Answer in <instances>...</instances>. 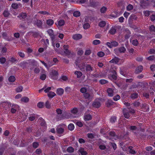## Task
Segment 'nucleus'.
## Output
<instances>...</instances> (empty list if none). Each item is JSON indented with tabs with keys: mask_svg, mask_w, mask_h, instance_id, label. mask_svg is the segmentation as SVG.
Here are the masks:
<instances>
[{
	"mask_svg": "<svg viewBox=\"0 0 155 155\" xmlns=\"http://www.w3.org/2000/svg\"><path fill=\"white\" fill-rule=\"evenodd\" d=\"M149 30L151 32H155V27L153 25H152L150 26Z\"/></svg>",
	"mask_w": 155,
	"mask_h": 155,
	"instance_id": "7c9ffc66",
	"label": "nucleus"
},
{
	"mask_svg": "<svg viewBox=\"0 0 155 155\" xmlns=\"http://www.w3.org/2000/svg\"><path fill=\"white\" fill-rule=\"evenodd\" d=\"M109 32L111 35H114L116 32V30L115 28H112L109 31Z\"/></svg>",
	"mask_w": 155,
	"mask_h": 155,
	"instance_id": "b1692460",
	"label": "nucleus"
},
{
	"mask_svg": "<svg viewBox=\"0 0 155 155\" xmlns=\"http://www.w3.org/2000/svg\"><path fill=\"white\" fill-rule=\"evenodd\" d=\"M80 13L79 11H76L74 12L73 13L74 16L77 17L80 16Z\"/></svg>",
	"mask_w": 155,
	"mask_h": 155,
	"instance_id": "473e14b6",
	"label": "nucleus"
},
{
	"mask_svg": "<svg viewBox=\"0 0 155 155\" xmlns=\"http://www.w3.org/2000/svg\"><path fill=\"white\" fill-rule=\"evenodd\" d=\"M106 25L105 22L104 21H101L99 23V25L101 27H104Z\"/></svg>",
	"mask_w": 155,
	"mask_h": 155,
	"instance_id": "72a5a7b5",
	"label": "nucleus"
},
{
	"mask_svg": "<svg viewBox=\"0 0 155 155\" xmlns=\"http://www.w3.org/2000/svg\"><path fill=\"white\" fill-rule=\"evenodd\" d=\"M64 92V90L63 88H59L57 89V93L59 95H61L63 94Z\"/></svg>",
	"mask_w": 155,
	"mask_h": 155,
	"instance_id": "a211bd4d",
	"label": "nucleus"
},
{
	"mask_svg": "<svg viewBox=\"0 0 155 155\" xmlns=\"http://www.w3.org/2000/svg\"><path fill=\"white\" fill-rule=\"evenodd\" d=\"M135 113V111L134 110H131L129 111V112H127L125 110L124 111V117L127 119H128L130 117V113L132 114H134Z\"/></svg>",
	"mask_w": 155,
	"mask_h": 155,
	"instance_id": "39448f33",
	"label": "nucleus"
},
{
	"mask_svg": "<svg viewBox=\"0 0 155 155\" xmlns=\"http://www.w3.org/2000/svg\"><path fill=\"white\" fill-rule=\"evenodd\" d=\"M29 98L26 97H23L21 98V101L27 103L29 101Z\"/></svg>",
	"mask_w": 155,
	"mask_h": 155,
	"instance_id": "bb28decb",
	"label": "nucleus"
},
{
	"mask_svg": "<svg viewBox=\"0 0 155 155\" xmlns=\"http://www.w3.org/2000/svg\"><path fill=\"white\" fill-rule=\"evenodd\" d=\"M80 92L83 94H84L87 91V89L85 87H83L80 89Z\"/></svg>",
	"mask_w": 155,
	"mask_h": 155,
	"instance_id": "f704fd0d",
	"label": "nucleus"
},
{
	"mask_svg": "<svg viewBox=\"0 0 155 155\" xmlns=\"http://www.w3.org/2000/svg\"><path fill=\"white\" fill-rule=\"evenodd\" d=\"M143 12L145 15L146 16H148L150 14V12L148 11H144Z\"/></svg>",
	"mask_w": 155,
	"mask_h": 155,
	"instance_id": "0e129e2a",
	"label": "nucleus"
},
{
	"mask_svg": "<svg viewBox=\"0 0 155 155\" xmlns=\"http://www.w3.org/2000/svg\"><path fill=\"white\" fill-rule=\"evenodd\" d=\"M56 95L53 92L50 91L48 94V95L49 97L52 98Z\"/></svg>",
	"mask_w": 155,
	"mask_h": 155,
	"instance_id": "5701e85b",
	"label": "nucleus"
},
{
	"mask_svg": "<svg viewBox=\"0 0 155 155\" xmlns=\"http://www.w3.org/2000/svg\"><path fill=\"white\" fill-rule=\"evenodd\" d=\"M64 128L61 126L59 125L56 129V131L57 133L59 134H61L64 132Z\"/></svg>",
	"mask_w": 155,
	"mask_h": 155,
	"instance_id": "1a4fd4ad",
	"label": "nucleus"
},
{
	"mask_svg": "<svg viewBox=\"0 0 155 155\" xmlns=\"http://www.w3.org/2000/svg\"><path fill=\"white\" fill-rule=\"evenodd\" d=\"M133 147L131 146H129L128 147V150L130 153L134 154L136 153L135 151L132 149Z\"/></svg>",
	"mask_w": 155,
	"mask_h": 155,
	"instance_id": "a878e982",
	"label": "nucleus"
},
{
	"mask_svg": "<svg viewBox=\"0 0 155 155\" xmlns=\"http://www.w3.org/2000/svg\"><path fill=\"white\" fill-rule=\"evenodd\" d=\"M47 32L49 34V35L50 36L52 39V40L54 39V37L53 35V30L51 29H49L47 31Z\"/></svg>",
	"mask_w": 155,
	"mask_h": 155,
	"instance_id": "ddd939ff",
	"label": "nucleus"
},
{
	"mask_svg": "<svg viewBox=\"0 0 155 155\" xmlns=\"http://www.w3.org/2000/svg\"><path fill=\"white\" fill-rule=\"evenodd\" d=\"M78 112V110L76 108H74L72 109L71 110V114H75L77 113Z\"/></svg>",
	"mask_w": 155,
	"mask_h": 155,
	"instance_id": "393cba45",
	"label": "nucleus"
},
{
	"mask_svg": "<svg viewBox=\"0 0 155 155\" xmlns=\"http://www.w3.org/2000/svg\"><path fill=\"white\" fill-rule=\"evenodd\" d=\"M33 35L34 37H37L39 36V34L38 32H34L33 33Z\"/></svg>",
	"mask_w": 155,
	"mask_h": 155,
	"instance_id": "6e6d98bb",
	"label": "nucleus"
},
{
	"mask_svg": "<svg viewBox=\"0 0 155 155\" xmlns=\"http://www.w3.org/2000/svg\"><path fill=\"white\" fill-rule=\"evenodd\" d=\"M100 82L101 84H104L107 83V81L101 79L100 81Z\"/></svg>",
	"mask_w": 155,
	"mask_h": 155,
	"instance_id": "052dcab7",
	"label": "nucleus"
},
{
	"mask_svg": "<svg viewBox=\"0 0 155 155\" xmlns=\"http://www.w3.org/2000/svg\"><path fill=\"white\" fill-rule=\"evenodd\" d=\"M132 43L133 45L135 46H137L138 43L137 39L133 40L132 41Z\"/></svg>",
	"mask_w": 155,
	"mask_h": 155,
	"instance_id": "09e8293b",
	"label": "nucleus"
},
{
	"mask_svg": "<svg viewBox=\"0 0 155 155\" xmlns=\"http://www.w3.org/2000/svg\"><path fill=\"white\" fill-rule=\"evenodd\" d=\"M112 47H116L118 45V43L116 41H111Z\"/></svg>",
	"mask_w": 155,
	"mask_h": 155,
	"instance_id": "de8ad7c7",
	"label": "nucleus"
},
{
	"mask_svg": "<svg viewBox=\"0 0 155 155\" xmlns=\"http://www.w3.org/2000/svg\"><path fill=\"white\" fill-rule=\"evenodd\" d=\"M5 61L6 59L5 58L2 57L0 58V62L1 64H4Z\"/></svg>",
	"mask_w": 155,
	"mask_h": 155,
	"instance_id": "5fc2aeb1",
	"label": "nucleus"
},
{
	"mask_svg": "<svg viewBox=\"0 0 155 155\" xmlns=\"http://www.w3.org/2000/svg\"><path fill=\"white\" fill-rule=\"evenodd\" d=\"M100 43L101 41L98 40H95L93 41V44L94 45H97Z\"/></svg>",
	"mask_w": 155,
	"mask_h": 155,
	"instance_id": "58836bf2",
	"label": "nucleus"
},
{
	"mask_svg": "<svg viewBox=\"0 0 155 155\" xmlns=\"http://www.w3.org/2000/svg\"><path fill=\"white\" fill-rule=\"evenodd\" d=\"M108 95L109 96L112 97L114 95V90L111 88H108L107 90Z\"/></svg>",
	"mask_w": 155,
	"mask_h": 155,
	"instance_id": "4468645a",
	"label": "nucleus"
},
{
	"mask_svg": "<svg viewBox=\"0 0 155 155\" xmlns=\"http://www.w3.org/2000/svg\"><path fill=\"white\" fill-rule=\"evenodd\" d=\"M67 151L68 152L72 153L74 152V149L72 147H69L67 149Z\"/></svg>",
	"mask_w": 155,
	"mask_h": 155,
	"instance_id": "37998d69",
	"label": "nucleus"
},
{
	"mask_svg": "<svg viewBox=\"0 0 155 155\" xmlns=\"http://www.w3.org/2000/svg\"><path fill=\"white\" fill-rule=\"evenodd\" d=\"M143 70V67L142 66L140 65L138 66L135 70V73L138 74L141 72Z\"/></svg>",
	"mask_w": 155,
	"mask_h": 155,
	"instance_id": "2eb2a0df",
	"label": "nucleus"
},
{
	"mask_svg": "<svg viewBox=\"0 0 155 155\" xmlns=\"http://www.w3.org/2000/svg\"><path fill=\"white\" fill-rule=\"evenodd\" d=\"M61 79L63 81H66L68 80V78L67 76L64 75L61 76Z\"/></svg>",
	"mask_w": 155,
	"mask_h": 155,
	"instance_id": "680f3d73",
	"label": "nucleus"
},
{
	"mask_svg": "<svg viewBox=\"0 0 155 155\" xmlns=\"http://www.w3.org/2000/svg\"><path fill=\"white\" fill-rule=\"evenodd\" d=\"M3 15L5 17H7L9 15V13L7 11L5 10L3 13Z\"/></svg>",
	"mask_w": 155,
	"mask_h": 155,
	"instance_id": "bf43d9fd",
	"label": "nucleus"
},
{
	"mask_svg": "<svg viewBox=\"0 0 155 155\" xmlns=\"http://www.w3.org/2000/svg\"><path fill=\"white\" fill-rule=\"evenodd\" d=\"M3 38L8 41H10L12 40V38L10 36H8L7 34L5 33H3L2 34Z\"/></svg>",
	"mask_w": 155,
	"mask_h": 155,
	"instance_id": "9b49d317",
	"label": "nucleus"
},
{
	"mask_svg": "<svg viewBox=\"0 0 155 155\" xmlns=\"http://www.w3.org/2000/svg\"><path fill=\"white\" fill-rule=\"evenodd\" d=\"M30 63L33 65L36 66L37 65V62L36 61L34 60H31Z\"/></svg>",
	"mask_w": 155,
	"mask_h": 155,
	"instance_id": "69168bd1",
	"label": "nucleus"
},
{
	"mask_svg": "<svg viewBox=\"0 0 155 155\" xmlns=\"http://www.w3.org/2000/svg\"><path fill=\"white\" fill-rule=\"evenodd\" d=\"M44 105V104L43 102H39L37 104V106L40 108H42Z\"/></svg>",
	"mask_w": 155,
	"mask_h": 155,
	"instance_id": "79ce46f5",
	"label": "nucleus"
},
{
	"mask_svg": "<svg viewBox=\"0 0 155 155\" xmlns=\"http://www.w3.org/2000/svg\"><path fill=\"white\" fill-rule=\"evenodd\" d=\"M84 120H89L91 119V116L90 115H85L84 117Z\"/></svg>",
	"mask_w": 155,
	"mask_h": 155,
	"instance_id": "4be33fe9",
	"label": "nucleus"
},
{
	"mask_svg": "<svg viewBox=\"0 0 155 155\" xmlns=\"http://www.w3.org/2000/svg\"><path fill=\"white\" fill-rule=\"evenodd\" d=\"M46 23L48 26H51L54 24V21L52 19H49L46 20Z\"/></svg>",
	"mask_w": 155,
	"mask_h": 155,
	"instance_id": "f3484780",
	"label": "nucleus"
},
{
	"mask_svg": "<svg viewBox=\"0 0 155 155\" xmlns=\"http://www.w3.org/2000/svg\"><path fill=\"white\" fill-rule=\"evenodd\" d=\"M104 55V53L102 51L98 52L97 53L98 56L100 57H103Z\"/></svg>",
	"mask_w": 155,
	"mask_h": 155,
	"instance_id": "603ef678",
	"label": "nucleus"
},
{
	"mask_svg": "<svg viewBox=\"0 0 155 155\" xmlns=\"http://www.w3.org/2000/svg\"><path fill=\"white\" fill-rule=\"evenodd\" d=\"M107 10V8L105 6H104L101 8V12L102 13H104Z\"/></svg>",
	"mask_w": 155,
	"mask_h": 155,
	"instance_id": "ea45409f",
	"label": "nucleus"
},
{
	"mask_svg": "<svg viewBox=\"0 0 155 155\" xmlns=\"http://www.w3.org/2000/svg\"><path fill=\"white\" fill-rule=\"evenodd\" d=\"M74 74L77 75L78 78H80L82 75V73L80 71H75Z\"/></svg>",
	"mask_w": 155,
	"mask_h": 155,
	"instance_id": "c756f323",
	"label": "nucleus"
},
{
	"mask_svg": "<svg viewBox=\"0 0 155 155\" xmlns=\"http://www.w3.org/2000/svg\"><path fill=\"white\" fill-rule=\"evenodd\" d=\"M126 51L125 48L123 47L119 48H116L114 49V51L116 54H118L119 52L124 53Z\"/></svg>",
	"mask_w": 155,
	"mask_h": 155,
	"instance_id": "20e7f679",
	"label": "nucleus"
},
{
	"mask_svg": "<svg viewBox=\"0 0 155 155\" xmlns=\"http://www.w3.org/2000/svg\"><path fill=\"white\" fill-rule=\"evenodd\" d=\"M150 69L152 71H155V65L153 64L150 66Z\"/></svg>",
	"mask_w": 155,
	"mask_h": 155,
	"instance_id": "774afa93",
	"label": "nucleus"
},
{
	"mask_svg": "<svg viewBox=\"0 0 155 155\" xmlns=\"http://www.w3.org/2000/svg\"><path fill=\"white\" fill-rule=\"evenodd\" d=\"M120 98V96L118 94H117L116 96L113 97V99L115 101H117Z\"/></svg>",
	"mask_w": 155,
	"mask_h": 155,
	"instance_id": "8fccbe9b",
	"label": "nucleus"
},
{
	"mask_svg": "<svg viewBox=\"0 0 155 155\" xmlns=\"http://www.w3.org/2000/svg\"><path fill=\"white\" fill-rule=\"evenodd\" d=\"M46 78V75L45 74H41V76L40 77V79L42 80H45V79Z\"/></svg>",
	"mask_w": 155,
	"mask_h": 155,
	"instance_id": "e2e57ef3",
	"label": "nucleus"
},
{
	"mask_svg": "<svg viewBox=\"0 0 155 155\" xmlns=\"http://www.w3.org/2000/svg\"><path fill=\"white\" fill-rule=\"evenodd\" d=\"M90 25L89 24L87 23L83 25V28L84 29H87L90 27Z\"/></svg>",
	"mask_w": 155,
	"mask_h": 155,
	"instance_id": "3c124183",
	"label": "nucleus"
},
{
	"mask_svg": "<svg viewBox=\"0 0 155 155\" xmlns=\"http://www.w3.org/2000/svg\"><path fill=\"white\" fill-rule=\"evenodd\" d=\"M64 24L65 21L64 20H60L58 21V25H57V26L60 27L64 25Z\"/></svg>",
	"mask_w": 155,
	"mask_h": 155,
	"instance_id": "412c9836",
	"label": "nucleus"
},
{
	"mask_svg": "<svg viewBox=\"0 0 155 155\" xmlns=\"http://www.w3.org/2000/svg\"><path fill=\"white\" fill-rule=\"evenodd\" d=\"M116 120V117L114 116L111 117L110 120V121L111 123H114Z\"/></svg>",
	"mask_w": 155,
	"mask_h": 155,
	"instance_id": "4d7b16f0",
	"label": "nucleus"
},
{
	"mask_svg": "<svg viewBox=\"0 0 155 155\" xmlns=\"http://www.w3.org/2000/svg\"><path fill=\"white\" fill-rule=\"evenodd\" d=\"M34 24L39 28H42V22L41 20H37L35 22Z\"/></svg>",
	"mask_w": 155,
	"mask_h": 155,
	"instance_id": "9d476101",
	"label": "nucleus"
},
{
	"mask_svg": "<svg viewBox=\"0 0 155 155\" xmlns=\"http://www.w3.org/2000/svg\"><path fill=\"white\" fill-rule=\"evenodd\" d=\"M7 49L5 46L2 47L1 49V52L2 54L5 53L7 51Z\"/></svg>",
	"mask_w": 155,
	"mask_h": 155,
	"instance_id": "4c0bfd02",
	"label": "nucleus"
},
{
	"mask_svg": "<svg viewBox=\"0 0 155 155\" xmlns=\"http://www.w3.org/2000/svg\"><path fill=\"white\" fill-rule=\"evenodd\" d=\"M133 8V6L131 4H129L127 7V11H130Z\"/></svg>",
	"mask_w": 155,
	"mask_h": 155,
	"instance_id": "a18cd8bd",
	"label": "nucleus"
},
{
	"mask_svg": "<svg viewBox=\"0 0 155 155\" xmlns=\"http://www.w3.org/2000/svg\"><path fill=\"white\" fill-rule=\"evenodd\" d=\"M100 100L96 99L93 103V106L94 107L98 108L101 106Z\"/></svg>",
	"mask_w": 155,
	"mask_h": 155,
	"instance_id": "423d86ee",
	"label": "nucleus"
},
{
	"mask_svg": "<svg viewBox=\"0 0 155 155\" xmlns=\"http://www.w3.org/2000/svg\"><path fill=\"white\" fill-rule=\"evenodd\" d=\"M84 53V51L81 48H79L77 51V54L80 55H82Z\"/></svg>",
	"mask_w": 155,
	"mask_h": 155,
	"instance_id": "c9c22d12",
	"label": "nucleus"
},
{
	"mask_svg": "<svg viewBox=\"0 0 155 155\" xmlns=\"http://www.w3.org/2000/svg\"><path fill=\"white\" fill-rule=\"evenodd\" d=\"M39 145V143L38 142H35L33 143V146L35 148H37Z\"/></svg>",
	"mask_w": 155,
	"mask_h": 155,
	"instance_id": "864d4df0",
	"label": "nucleus"
},
{
	"mask_svg": "<svg viewBox=\"0 0 155 155\" xmlns=\"http://www.w3.org/2000/svg\"><path fill=\"white\" fill-rule=\"evenodd\" d=\"M46 86H45L39 90V92H41L43 90H44V92L46 93H49V91L51 89V87H48L46 88Z\"/></svg>",
	"mask_w": 155,
	"mask_h": 155,
	"instance_id": "0eeeda50",
	"label": "nucleus"
},
{
	"mask_svg": "<svg viewBox=\"0 0 155 155\" xmlns=\"http://www.w3.org/2000/svg\"><path fill=\"white\" fill-rule=\"evenodd\" d=\"M22 87L20 86L16 88V91L17 92H20L22 91Z\"/></svg>",
	"mask_w": 155,
	"mask_h": 155,
	"instance_id": "a19ab883",
	"label": "nucleus"
},
{
	"mask_svg": "<svg viewBox=\"0 0 155 155\" xmlns=\"http://www.w3.org/2000/svg\"><path fill=\"white\" fill-rule=\"evenodd\" d=\"M109 62L110 63H115L118 65H120L123 62V61L122 60H121L120 59L118 58L115 57L114 58L110 61Z\"/></svg>",
	"mask_w": 155,
	"mask_h": 155,
	"instance_id": "f03ea898",
	"label": "nucleus"
},
{
	"mask_svg": "<svg viewBox=\"0 0 155 155\" xmlns=\"http://www.w3.org/2000/svg\"><path fill=\"white\" fill-rule=\"evenodd\" d=\"M79 67L80 69L82 71L83 69H84L86 68V70L87 71H92V67L89 64H86L85 63H83L82 64H80L79 65Z\"/></svg>",
	"mask_w": 155,
	"mask_h": 155,
	"instance_id": "f257e3e1",
	"label": "nucleus"
},
{
	"mask_svg": "<svg viewBox=\"0 0 155 155\" xmlns=\"http://www.w3.org/2000/svg\"><path fill=\"white\" fill-rule=\"evenodd\" d=\"M64 53L65 54V55H67L68 56V57L69 58H70L69 55L71 54H72L71 53V51L68 50L64 51Z\"/></svg>",
	"mask_w": 155,
	"mask_h": 155,
	"instance_id": "cd10ccee",
	"label": "nucleus"
},
{
	"mask_svg": "<svg viewBox=\"0 0 155 155\" xmlns=\"http://www.w3.org/2000/svg\"><path fill=\"white\" fill-rule=\"evenodd\" d=\"M91 53V51L90 49H87L86 50L85 52V54L86 55H88L90 54Z\"/></svg>",
	"mask_w": 155,
	"mask_h": 155,
	"instance_id": "13d9d810",
	"label": "nucleus"
},
{
	"mask_svg": "<svg viewBox=\"0 0 155 155\" xmlns=\"http://www.w3.org/2000/svg\"><path fill=\"white\" fill-rule=\"evenodd\" d=\"M15 80V78L13 76H10L8 78V81L10 82H13Z\"/></svg>",
	"mask_w": 155,
	"mask_h": 155,
	"instance_id": "2f4dec72",
	"label": "nucleus"
},
{
	"mask_svg": "<svg viewBox=\"0 0 155 155\" xmlns=\"http://www.w3.org/2000/svg\"><path fill=\"white\" fill-rule=\"evenodd\" d=\"M96 3L94 2H91L89 4L87 5L88 6H91L94 7L96 6Z\"/></svg>",
	"mask_w": 155,
	"mask_h": 155,
	"instance_id": "49530a36",
	"label": "nucleus"
},
{
	"mask_svg": "<svg viewBox=\"0 0 155 155\" xmlns=\"http://www.w3.org/2000/svg\"><path fill=\"white\" fill-rule=\"evenodd\" d=\"M68 129L70 130H72L74 129V127L73 124H70L68 125Z\"/></svg>",
	"mask_w": 155,
	"mask_h": 155,
	"instance_id": "c85d7f7f",
	"label": "nucleus"
},
{
	"mask_svg": "<svg viewBox=\"0 0 155 155\" xmlns=\"http://www.w3.org/2000/svg\"><path fill=\"white\" fill-rule=\"evenodd\" d=\"M19 107V106L16 104H13L12 106V108L11 110V111L12 113H15Z\"/></svg>",
	"mask_w": 155,
	"mask_h": 155,
	"instance_id": "6e6552de",
	"label": "nucleus"
},
{
	"mask_svg": "<svg viewBox=\"0 0 155 155\" xmlns=\"http://www.w3.org/2000/svg\"><path fill=\"white\" fill-rule=\"evenodd\" d=\"M64 116V117L67 118H68L72 117V114L69 113H66L65 114Z\"/></svg>",
	"mask_w": 155,
	"mask_h": 155,
	"instance_id": "e433bc0d",
	"label": "nucleus"
},
{
	"mask_svg": "<svg viewBox=\"0 0 155 155\" xmlns=\"http://www.w3.org/2000/svg\"><path fill=\"white\" fill-rule=\"evenodd\" d=\"M21 4H17L16 3H13L12 5V7L14 9H16L18 8L19 6H21Z\"/></svg>",
	"mask_w": 155,
	"mask_h": 155,
	"instance_id": "6ab92c4d",
	"label": "nucleus"
},
{
	"mask_svg": "<svg viewBox=\"0 0 155 155\" xmlns=\"http://www.w3.org/2000/svg\"><path fill=\"white\" fill-rule=\"evenodd\" d=\"M78 151L82 155H86L87 154V152L84 151V149L83 148H80Z\"/></svg>",
	"mask_w": 155,
	"mask_h": 155,
	"instance_id": "aec40b11",
	"label": "nucleus"
},
{
	"mask_svg": "<svg viewBox=\"0 0 155 155\" xmlns=\"http://www.w3.org/2000/svg\"><path fill=\"white\" fill-rule=\"evenodd\" d=\"M36 117H35L34 116L32 115V116L30 117H29V119L30 120L32 121H33L35 119Z\"/></svg>",
	"mask_w": 155,
	"mask_h": 155,
	"instance_id": "338daca9",
	"label": "nucleus"
},
{
	"mask_svg": "<svg viewBox=\"0 0 155 155\" xmlns=\"http://www.w3.org/2000/svg\"><path fill=\"white\" fill-rule=\"evenodd\" d=\"M58 75V72L54 70H52L50 74V76L53 79H57Z\"/></svg>",
	"mask_w": 155,
	"mask_h": 155,
	"instance_id": "7ed1b4c3",
	"label": "nucleus"
},
{
	"mask_svg": "<svg viewBox=\"0 0 155 155\" xmlns=\"http://www.w3.org/2000/svg\"><path fill=\"white\" fill-rule=\"evenodd\" d=\"M114 74L113 75H112L111 76V78H110V76H109V77H110V78H111L113 79L116 80L117 79V76H116V71H114Z\"/></svg>",
	"mask_w": 155,
	"mask_h": 155,
	"instance_id": "c03bdc74",
	"label": "nucleus"
},
{
	"mask_svg": "<svg viewBox=\"0 0 155 155\" xmlns=\"http://www.w3.org/2000/svg\"><path fill=\"white\" fill-rule=\"evenodd\" d=\"M27 16L26 14L25 13H21L18 16V17L20 19H24Z\"/></svg>",
	"mask_w": 155,
	"mask_h": 155,
	"instance_id": "dca6fc26",
	"label": "nucleus"
},
{
	"mask_svg": "<svg viewBox=\"0 0 155 155\" xmlns=\"http://www.w3.org/2000/svg\"><path fill=\"white\" fill-rule=\"evenodd\" d=\"M82 36L80 34H76L72 36V38L75 40H78L82 38Z\"/></svg>",
	"mask_w": 155,
	"mask_h": 155,
	"instance_id": "f8f14e48",
	"label": "nucleus"
}]
</instances>
